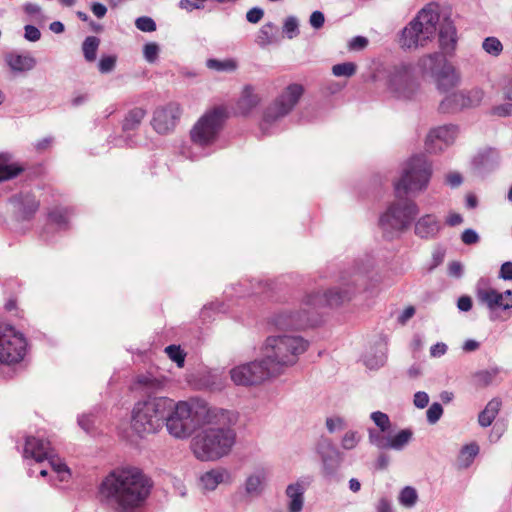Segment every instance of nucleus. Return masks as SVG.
<instances>
[{"label":"nucleus","mask_w":512,"mask_h":512,"mask_svg":"<svg viewBox=\"0 0 512 512\" xmlns=\"http://www.w3.org/2000/svg\"><path fill=\"white\" fill-rule=\"evenodd\" d=\"M368 270H353L343 274L338 286L320 292L306 293L297 306L279 308L268 317V325L275 330H305L313 328L321 322L319 309L337 307L360 289L367 288Z\"/></svg>","instance_id":"f257e3e1"},{"label":"nucleus","mask_w":512,"mask_h":512,"mask_svg":"<svg viewBox=\"0 0 512 512\" xmlns=\"http://www.w3.org/2000/svg\"><path fill=\"white\" fill-rule=\"evenodd\" d=\"M151 479L139 468H116L99 485L100 501L113 512H140L152 489Z\"/></svg>","instance_id":"f03ea898"},{"label":"nucleus","mask_w":512,"mask_h":512,"mask_svg":"<svg viewBox=\"0 0 512 512\" xmlns=\"http://www.w3.org/2000/svg\"><path fill=\"white\" fill-rule=\"evenodd\" d=\"M232 416L230 411L221 408L206 411V422L217 427H207L193 439L191 449L197 459L212 461L229 454L236 440L234 430L226 426L233 422Z\"/></svg>","instance_id":"7ed1b4c3"},{"label":"nucleus","mask_w":512,"mask_h":512,"mask_svg":"<svg viewBox=\"0 0 512 512\" xmlns=\"http://www.w3.org/2000/svg\"><path fill=\"white\" fill-rule=\"evenodd\" d=\"M308 346V341L301 336H269L262 348L263 359L273 375L277 377L287 368L294 366Z\"/></svg>","instance_id":"20e7f679"},{"label":"nucleus","mask_w":512,"mask_h":512,"mask_svg":"<svg viewBox=\"0 0 512 512\" xmlns=\"http://www.w3.org/2000/svg\"><path fill=\"white\" fill-rule=\"evenodd\" d=\"M170 404L169 397L163 396L137 401L131 411L132 431L141 438L161 431Z\"/></svg>","instance_id":"39448f33"},{"label":"nucleus","mask_w":512,"mask_h":512,"mask_svg":"<svg viewBox=\"0 0 512 512\" xmlns=\"http://www.w3.org/2000/svg\"><path fill=\"white\" fill-rule=\"evenodd\" d=\"M440 21L438 8L428 4L401 30L399 45L404 50L427 46L435 37Z\"/></svg>","instance_id":"423d86ee"},{"label":"nucleus","mask_w":512,"mask_h":512,"mask_svg":"<svg viewBox=\"0 0 512 512\" xmlns=\"http://www.w3.org/2000/svg\"><path fill=\"white\" fill-rule=\"evenodd\" d=\"M23 457L26 460H33L36 464H41L44 460H47L51 471L49 472L46 468H40L39 475L42 477L49 476V481L54 486L58 485L57 482H68L71 478L69 467L62 459L53 455L50 442L45 439L34 436L27 437Z\"/></svg>","instance_id":"0eeeda50"},{"label":"nucleus","mask_w":512,"mask_h":512,"mask_svg":"<svg viewBox=\"0 0 512 512\" xmlns=\"http://www.w3.org/2000/svg\"><path fill=\"white\" fill-rule=\"evenodd\" d=\"M418 204L411 199L392 202L379 217V228L387 240L399 239L419 214Z\"/></svg>","instance_id":"6e6552de"},{"label":"nucleus","mask_w":512,"mask_h":512,"mask_svg":"<svg viewBox=\"0 0 512 512\" xmlns=\"http://www.w3.org/2000/svg\"><path fill=\"white\" fill-rule=\"evenodd\" d=\"M433 174L432 164L424 155L411 157L403 166L400 178L395 181L394 189L398 196L424 192Z\"/></svg>","instance_id":"1a4fd4ad"},{"label":"nucleus","mask_w":512,"mask_h":512,"mask_svg":"<svg viewBox=\"0 0 512 512\" xmlns=\"http://www.w3.org/2000/svg\"><path fill=\"white\" fill-rule=\"evenodd\" d=\"M304 93L302 85H288L274 102L266 108L260 122L263 135H271L279 130V122L288 115L299 102Z\"/></svg>","instance_id":"9d476101"},{"label":"nucleus","mask_w":512,"mask_h":512,"mask_svg":"<svg viewBox=\"0 0 512 512\" xmlns=\"http://www.w3.org/2000/svg\"><path fill=\"white\" fill-rule=\"evenodd\" d=\"M227 115L222 106L208 110L192 127L190 137L193 146L206 148L216 142Z\"/></svg>","instance_id":"9b49d317"},{"label":"nucleus","mask_w":512,"mask_h":512,"mask_svg":"<svg viewBox=\"0 0 512 512\" xmlns=\"http://www.w3.org/2000/svg\"><path fill=\"white\" fill-rule=\"evenodd\" d=\"M170 408L165 414L164 426L175 439L189 438L197 427L193 407L186 401H174L169 398Z\"/></svg>","instance_id":"f8f14e48"},{"label":"nucleus","mask_w":512,"mask_h":512,"mask_svg":"<svg viewBox=\"0 0 512 512\" xmlns=\"http://www.w3.org/2000/svg\"><path fill=\"white\" fill-rule=\"evenodd\" d=\"M386 86L388 92L396 99L410 100L418 89L419 83L414 75L412 64L401 63L386 71Z\"/></svg>","instance_id":"ddd939ff"},{"label":"nucleus","mask_w":512,"mask_h":512,"mask_svg":"<svg viewBox=\"0 0 512 512\" xmlns=\"http://www.w3.org/2000/svg\"><path fill=\"white\" fill-rule=\"evenodd\" d=\"M418 67L423 73H429L435 78L437 88L442 92H448L459 82L456 69L441 53L434 52L421 57Z\"/></svg>","instance_id":"4468645a"},{"label":"nucleus","mask_w":512,"mask_h":512,"mask_svg":"<svg viewBox=\"0 0 512 512\" xmlns=\"http://www.w3.org/2000/svg\"><path fill=\"white\" fill-rule=\"evenodd\" d=\"M28 342L23 333L0 322V366H11L24 360Z\"/></svg>","instance_id":"2eb2a0df"},{"label":"nucleus","mask_w":512,"mask_h":512,"mask_svg":"<svg viewBox=\"0 0 512 512\" xmlns=\"http://www.w3.org/2000/svg\"><path fill=\"white\" fill-rule=\"evenodd\" d=\"M230 378L236 386H255L275 377L264 359L237 365L230 369Z\"/></svg>","instance_id":"dca6fc26"},{"label":"nucleus","mask_w":512,"mask_h":512,"mask_svg":"<svg viewBox=\"0 0 512 512\" xmlns=\"http://www.w3.org/2000/svg\"><path fill=\"white\" fill-rule=\"evenodd\" d=\"M483 279L479 280L476 285V298L478 302L489 310V319L491 321L497 320L496 309L501 308L502 310L512 309V290H506L504 292H498L494 288H485L481 286Z\"/></svg>","instance_id":"f3484780"},{"label":"nucleus","mask_w":512,"mask_h":512,"mask_svg":"<svg viewBox=\"0 0 512 512\" xmlns=\"http://www.w3.org/2000/svg\"><path fill=\"white\" fill-rule=\"evenodd\" d=\"M267 478V471L264 468H258L248 474L233 494V501L235 503H250L259 498L265 491Z\"/></svg>","instance_id":"a211bd4d"},{"label":"nucleus","mask_w":512,"mask_h":512,"mask_svg":"<svg viewBox=\"0 0 512 512\" xmlns=\"http://www.w3.org/2000/svg\"><path fill=\"white\" fill-rule=\"evenodd\" d=\"M484 96L480 88L452 92L440 102L439 110L443 113H454L465 108L478 106Z\"/></svg>","instance_id":"6ab92c4d"},{"label":"nucleus","mask_w":512,"mask_h":512,"mask_svg":"<svg viewBox=\"0 0 512 512\" xmlns=\"http://www.w3.org/2000/svg\"><path fill=\"white\" fill-rule=\"evenodd\" d=\"M315 449L321 459L323 476L327 479L335 478L343 461L342 453L327 437H321Z\"/></svg>","instance_id":"aec40b11"},{"label":"nucleus","mask_w":512,"mask_h":512,"mask_svg":"<svg viewBox=\"0 0 512 512\" xmlns=\"http://www.w3.org/2000/svg\"><path fill=\"white\" fill-rule=\"evenodd\" d=\"M369 443L379 450H403L412 440L413 431L411 429H402L393 436L384 435L376 432V428H368Z\"/></svg>","instance_id":"412c9836"},{"label":"nucleus","mask_w":512,"mask_h":512,"mask_svg":"<svg viewBox=\"0 0 512 512\" xmlns=\"http://www.w3.org/2000/svg\"><path fill=\"white\" fill-rule=\"evenodd\" d=\"M181 113L180 105L176 102H170L155 109L151 125L158 134H168L175 129Z\"/></svg>","instance_id":"4be33fe9"},{"label":"nucleus","mask_w":512,"mask_h":512,"mask_svg":"<svg viewBox=\"0 0 512 512\" xmlns=\"http://www.w3.org/2000/svg\"><path fill=\"white\" fill-rule=\"evenodd\" d=\"M458 135V127L446 124L431 129L426 136L425 147L430 153H437L452 145Z\"/></svg>","instance_id":"5701e85b"},{"label":"nucleus","mask_w":512,"mask_h":512,"mask_svg":"<svg viewBox=\"0 0 512 512\" xmlns=\"http://www.w3.org/2000/svg\"><path fill=\"white\" fill-rule=\"evenodd\" d=\"M438 30V43L440 52L444 57L452 56L458 42L457 29L453 20L448 17H440L437 25Z\"/></svg>","instance_id":"b1692460"},{"label":"nucleus","mask_w":512,"mask_h":512,"mask_svg":"<svg viewBox=\"0 0 512 512\" xmlns=\"http://www.w3.org/2000/svg\"><path fill=\"white\" fill-rule=\"evenodd\" d=\"M414 234L424 240L434 239L442 229L440 218L434 213H427L418 218L415 217Z\"/></svg>","instance_id":"393cba45"},{"label":"nucleus","mask_w":512,"mask_h":512,"mask_svg":"<svg viewBox=\"0 0 512 512\" xmlns=\"http://www.w3.org/2000/svg\"><path fill=\"white\" fill-rule=\"evenodd\" d=\"M169 383V379L163 375L151 372L139 374L135 378V387L147 394H154L162 391Z\"/></svg>","instance_id":"a878e982"},{"label":"nucleus","mask_w":512,"mask_h":512,"mask_svg":"<svg viewBox=\"0 0 512 512\" xmlns=\"http://www.w3.org/2000/svg\"><path fill=\"white\" fill-rule=\"evenodd\" d=\"M145 116L146 110L141 107H135L126 113L122 121V130L127 135L124 139L127 146L133 147L136 145V142L130 136V133L136 131L140 127Z\"/></svg>","instance_id":"bb28decb"},{"label":"nucleus","mask_w":512,"mask_h":512,"mask_svg":"<svg viewBox=\"0 0 512 512\" xmlns=\"http://www.w3.org/2000/svg\"><path fill=\"white\" fill-rule=\"evenodd\" d=\"M4 60L13 73H24L35 68L37 61L29 52H9Z\"/></svg>","instance_id":"cd10ccee"},{"label":"nucleus","mask_w":512,"mask_h":512,"mask_svg":"<svg viewBox=\"0 0 512 512\" xmlns=\"http://www.w3.org/2000/svg\"><path fill=\"white\" fill-rule=\"evenodd\" d=\"M230 480V473L225 468H215L203 473L199 478V486L205 491H214L219 484Z\"/></svg>","instance_id":"c85d7f7f"},{"label":"nucleus","mask_w":512,"mask_h":512,"mask_svg":"<svg viewBox=\"0 0 512 512\" xmlns=\"http://www.w3.org/2000/svg\"><path fill=\"white\" fill-rule=\"evenodd\" d=\"M387 360V343L384 340L378 341L374 347L363 356L364 365L370 369H379L384 366Z\"/></svg>","instance_id":"c756f323"},{"label":"nucleus","mask_w":512,"mask_h":512,"mask_svg":"<svg viewBox=\"0 0 512 512\" xmlns=\"http://www.w3.org/2000/svg\"><path fill=\"white\" fill-rule=\"evenodd\" d=\"M11 202L23 219H29L39 208V202L30 193H20Z\"/></svg>","instance_id":"7c9ffc66"},{"label":"nucleus","mask_w":512,"mask_h":512,"mask_svg":"<svg viewBox=\"0 0 512 512\" xmlns=\"http://www.w3.org/2000/svg\"><path fill=\"white\" fill-rule=\"evenodd\" d=\"M501 161L500 152L495 148H486L474 159L475 167L481 172H490L497 168Z\"/></svg>","instance_id":"2f4dec72"},{"label":"nucleus","mask_w":512,"mask_h":512,"mask_svg":"<svg viewBox=\"0 0 512 512\" xmlns=\"http://www.w3.org/2000/svg\"><path fill=\"white\" fill-rule=\"evenodd\" d=\"M261 98L250 85L244 87L237 102V112L243 116L250 114L260 103Z\"/></svg>","instance_id":"473e14b6"},{"label":"nucleus","mask_w":512,"mask_h":512,"mask_svg":"<svg viewBox=\"0 0 512 512\" xmlns=\"http://www.w3.org/2000/svg\"><path fill=\"white\" fill-rule=\"evenodd\" d=\"M305 486L300 482L291 483L286 488L288 497V511L301 512L304 505Z\"/></svg>","instance_id":"72a5a7b5"},{"label":"nucleus","mask_w":512,"mask_h":512,"mask_svg":"<svg viewBox=\"0 0 512 512\" xmlns=\"http://www.w3.org/2000/svg\"><path fill=\"white\" fill-rule=\"evenodd\" d=\"M502 402L499 398L490 400L478 415V423L481 427H489L498 415Z\"/></svg>","instance_id":"f704fd0d"},{"label":"nucleus","mask_w":512,"mask_h":512,"mask_svg":"<svg viewBox=\"0 0 512 512\" xmlns=\"http://www.w3.org/2000/svg\"><path fill=\"white\" fill-rule=\"evenodd\" d=\"M21 171L22 168L12 162L9 154H0V182L16 177Z\"/></svg>","instance_id":"c9c22d12"},{"label":"nucleus","mask_w":512,"mask_h":512,"mask_svg":"<svg viewBox=\"0 0 512 512\" xmlns=\"http://www.w3.org/2000/svg\"><path fill=\"white\" fill-rule=\"evenodd\" d=\"M69 216L68 210L63 208H57L49 214V223L47 230L59 229L65 230L68 227Z\"/></svg>","instance_id":"e433bc0d"},{"label":"nucleus","mask_w":512,"mask_h":512,"mask_svg":"<svg viewBox=\"0 0 512 512\" xmlns=\"http://www.w3.org/2000/svg\"><path fill=\"white\" fill-rule=\"evenodd\" d=\"M277 27L274 23L264 24L257 35L256 42L261 47H266L276 41Z\"/></svg>","instance_id":"4c0bfd02"},{"label":"nucleus","mask_w":512,"mask_h":512,"mask_svg":"<svg viewBox=\"0 0 512 512\" xmlns=\"http://www.w3.org/2000/svg\"><path fill=\"white\" fill-rule=\"evenodd\" d=\"M100 45V40L96 36H88L82 44V51L84 58L87 62H94L97 57V51Z\"/></svg>","instance_id":"58836bf2"},{"label":"nucleus","mask_w":512,"mask_h":512,"mask_svg":"<svg viewBox=\"0 0 512 512\" xmlns=\"http://www.w3.org/2000/svg\"><path fill=\"white\" fill-rule=\"evenodd\" d=\"M206 65L209 69L216 70L219 72H233L237 69V61L231 58L218 60L208 59Z\"/></svg>","instance_id":"ea45409f"},{"label":"nucleus","mask_w":512,"mask_h":512,"mask_svg":"<svg viewBox=\"0 0 512 512\" xmlns=\"http://www.w3.org/2000/svg\"><path fill=\"white\" fill-rule=\"evenodd\" d=\"M370 419L373 421L375 426L378 428L376 432L386 435L391 429V421L389 416L381 411H374L370 414Z\"/></svg>","instance_id":"a19ab883"},{"label":"nucleus","mask_w":512,"mask_h":512,"mask_svg":"<svg viewBox=\"0 0 512 512\" xmlns=\"http://www.w3.org/2000/svg\"><path fill=\"white\" fill-rule=\"evenodd\" d=\"M418 500V494L415 488L411 486H405L399 494L398 501L399 503L406 507L412 508L415 506Z\"/></svg>","instance_id":"79ce46f5"},{"label":"nucleus","mask_w":512,"mask_h":512,"mask_svg":"<svg viewBox=\"0 0 512 512\" xmlns=\"http://www.w3.org/2000/svg\"><path fill=\"white\" fill-rule=\"evenodd\" d=\"M479 453V446L476 443L465 445L460 452V462L464 467H468L476 455Z\"/></svg>","instance_id":"37998d69"},{"label":"nucleus","mask_w":512,"mask_h":512,"mask_svg":"<svg viewBox=\"0 0 512 512\" xmlns=\"http://www.w3.org/2000/svg\"><path fill=\"white\" fill-rule=\"evenodd\" d=\"M499 373L498 368H492L489 370H481L473 375V379L476 385L488 386L492 383L493 379Z\"/></svg>","instance_id":"c03bdc74"},{"label":"nucleus","mask_w":512,"mask_h":512,"mask_svg":"<svg viewBox=\"0 0 512 512\" xmlns=\"http://www.w3.org/2000/svg\"><path fill=\"white\" fill-rule=\"evenodd\" d=\"M482 48L486 53L495 57L499 56L503 51V45L501 41L493 36L486 37L483 40Z\"/></svg>","instance_id":"a18cd8bd"},{"label":"nucleus","mask_w":512,"mask_h":512,"mask_svg":"<svg viewBox=\"0 0 512 512\" xmlns=\"http://www.w3.org/2000/svg\"><path fill=\"white\" fill-rule=\"evenodd\" d=\"M283 33L288 39H293L299 34V21L295 16H288L285 19Z\"/></svg>","instance_id":"49530a36"},{"label":"nucleus","mask_w":512,"mask_h":512,"mask_svg":"<svg viewBox=\"0 0 512 512\" xmlns=\"http://www.w3.org/2000/svg\"><path fill=\"white\" fill-rule=\"evenodd\" d=\"M360 440L361 436L357 431L349 430L341 439V447L344 450H352L359 444Z\"/></svg>","instance_id":"de8ad7c7"},{"label":"nucleus","mask_w":512,"mask_h":512,"mask_svg":"<svg viewBox=\"0 0 512 512\" xmlns=\"http://www.w3.org/2000/svg\"><path fill=\"white\" fill-rule=\"evenodd\" d=\"M356 72V65L352 62L336 64L332 67V73L336 77H351Z\"/></svg>","instance_id":"09e8293b"},{"label":"nucleus","mask_w":512,"mask_h":512,"mask_svg":"<svg viewBox=\"0 0 512 512\" xmlns=\"http://www.w3.org/2000/svg\"><path fill=\"white\" fill-rule=\"evenodd\" d=\"M168 357L174 361L178 367H183L185 362V353L180 346L169 345L165 348Z\"/></svg>","instance_id":"8fccbe9b"},{"label":"nucleus","mask_w":512,"mask_h":512,"mask_svg":"<svg viewBox=\"0 0 512 512\" xmlns=\"http://www.w3.org/2000/svg\"><path fill=\"white\" fill-rule=\"evenodd\" d=\"M117 58L114 55L102 56L98 63V69L102 74L112 72L116 66Z\"/></svg>","instance_id":"3c124183"},{"label":"nucleus","mask_w":512,"mask_h":512,"mask_svg":"<svg viewBox=\"0 0 512 512\" xmlns=\"http://www.w3.org/2000/svg\"><path fill=\"white\" fill-rule=\"evenodd\" d=\"M135 26L142 32H154L157 28L155 21L148 16H141L135 20Z\"/></svg>","instance_id":"603ef678"},{"label":"nucleus","mask_w":512,"mask_h":512,"mask_svg":"<svg viewBox=\"0 0 512 512\" xmlns=\"http://www.w3.org/2000/svg\"><path fill=\"white\" fill-rule=\"evenodd\" d=\"M160 48L159 45L155 42H149L144 45L143 55L147 62L154 63L159 54Z\"/></svg>","instance_id":"864d4df0"},{"label":"nucleus","mask_w":512,"mask_h":512,"mask_svg":"<svg viewBox=\"0 0 512 512\" xmlns=\"http://www.w3.org/2000/svg\"><path fill=\"white\" fill-rule=\"evenodd\" d=\"M442 415L443 408L438 402L432 403L426 412L427 421L430 424L438 422Z\"/></svg>","instance_id":"5fc2aeb1"},{"label":"nucleus","mask_w":512,"mask_h":512,"mask_svg":"<svg viewBox=\"0 0 512 512\" xmlns=\"http://www.w3.org/2000/svg\"><path fill=\"white\" fill-rule=\"evenodd\" d=\"M326 428L330 433L342 431L346 428V422L342 417H328L326 419Z\"/></svg>","instance_id":"6e6d98bb"},{"label":"nucleus","mask_w":512,"mask_h":512,"mask_svg":"<svg viewBox=\"0 0 512 512\" xmlns=\"http://www.w3.org/2000/svg\"><path fill=\"white\" fill-rule=\"evenodd\" d=\"M78 425L86 433H92L94 429L95 416L92 413L82 414L78 416Z\"/></svg>","instance_id":"4d7b16f0"},{"label":"nucleus","mask_w":512,"mask_h":512,"mask_svg":"<svg viewBox=\"0 0 512 512\" xmlns=\"http://www.w3.org/2000/svg\"><path fill=\"white\" fill-rule=\"evenodd\" d=\"M461 240L466 245H473L479 242V235L475 230L468 228L463 231Z\"/></svg>","instance_id":"13d9d810"},{"label":"nucleus","mask_w":512,"mask_h":512,"mask_svg":"<svg viewBox=\"0 0 512 512\" xmlns=\"http://www.w3.org/2000/svg\"><path fill=\"white\" fill-rule=\"evenodd\" d=\"M491 113L495 116L499 117H507L512 115V103H503L497 106H494L491 110Z\"/></svg>","instance_id":"bf43d9fd"},{"label":"nucleus","mask_w":512,"mask_h":512,"mask_svg":"<svg viewBox=\"0 0 512 512\" xmlns=\"http://www.w3.org/2000/svg\"><path fill=\"white\" fill-rule=\"evenodd\" d=\"M40 37H41V32L36 26L26 25L24 27V38L27 41L36 42L40 39Z\"/></svg>","instance_id":"052dcab7"},{"label":"nucleus","mask_w":512,"mask_h":512,"mask_svg":"<svg viewBox=\"0 0 512 512\" xmlns=\"http://www.w3.org/2000/svg\"><path fill=\"white\" fill-rule=\"evenodd\" d=\"M413 404L418 409H423L429 404V395L424 391H418L414 394Z\"/></svg>","instance_id":"680f3d73"},{"label":"nucleus","mask_w":512,"mask_h":512,"mask_svg":"<svg viewBox=\"0 0 512 512\" xmlns=\"http://www.w3.org/2000/svg\"><path fill=\"white\" fill-rule=\"evenodd\" d=\"M309 23L314 29H320L325 23V16L321 11H314L309 17Z\"/></svg>","instance_id":"e2e57ef3"},{"label":"nucleus","mask_w":512,"mask_h":512,"mask_svg":"<svg viewBox=\"0 0 512 512\" xmlns=\"http://www.w3.org/2000/svg\"><path fill=\"white\" fill-rule=\"evenodd\" d=\"M375 509L377 512H394L392 501L386 496H382L378 499Z\"/></svg>","instance_id":"0e129e2a"},{"label":"nucleus","mask_w":512,"mask_h":512,"mask_svg":"<svg viewBox=\"0 0 512 512\" xmlns=\"http://www.w3.org/2000/svg\"><path fill=\"white\" fill-rule=\"evenodd\" d=\"M263 15H264L263 9H261L259 7H254V8H251L246 13V19L248 22L256 24L263 18Z\"/></svg>","instance_id":"69168bd1"},{"label":"nucleus","mask_w":512,"mask_h":512,"mask_svg":"<svg viewBox=\"0 0 512 512\" xmlns=\"http://www.w3.org/2000/svg\"><path fill=\"white\" fill-rule=\"evenodd\" d=\"M498 277L505 281H512V262H504L499 271Z\"/></svg>","instance_id":"338daca9"},{"label":"nucleus","mask_w":512,"mask_h":512,"mask_svg":"<svg viewBox=\"0 0 512 512\" xmlns=\"http://www.w3.org/2000/svg\"><path fill=\"white\" fill-rule=\"evenodd\" d=\"M368 45V39L363 36L353 37L349 42V48L351 50H361Z\"/></svg>","instance_id":"774afa93"}]
</instances>
